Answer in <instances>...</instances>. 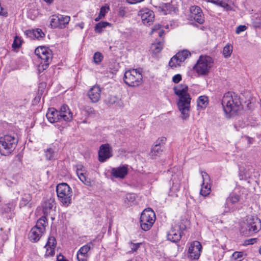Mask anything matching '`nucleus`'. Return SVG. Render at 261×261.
<instances>
[{"label": "nucleus", "mask_w": 261, "mask_h": 261, "mask_svg": "<svg viewBox=\"0 0 261 261\" xmlns=\"http://www.w3.org/2000/svg\"><path fill=\"white\" fill-rule=\"evenodd\" d=\"M175 94L179 97L177 106L181 113V118L186 120L189 117L191 98L188 93V87L185 84H179L173 88Z\"/></svg>", "instance_id": "obj_1"}, {"label": "nucleus", "mask_w": 261, "mask_h": 261, "mask_svg": "<svg viewBox=\"0 0 261 261\" xmlns=\"http://www.w3.org/2000/svg\"><path fill=\"white\" fill-rule=\"evenodd\" d=\"M222 105L225 116L230 118L242 109L241 103L238 95L234 93L228 92L222 98Z\"/></svg>", "instance_id": "obj_2"}, {"label": "nucleus", "mask_w": 261, "mask_h": 261, "mask_svg": "<svg viewBox=\"0 0 261 261\" xmlns=\"http://www.w3.org/2000/svg\"><path fill=\"white\" fill-rule=\"evenodd\" d=\"M18 143V139L15 135H5L0 137V153L7 155L15 149Z\"/></svg>", "instance_id": "obj_3"}, {"label": "nucleus", "mask_w": 261, "mask_h": 261, "mask_svg": "<svg viewBox=\"0 0 261 261\" xmlns=\"http://www.w3.org/2000/svg\"><path fill=\"white\" fill-rule=\"evenodd\" d=\"M56 192L59 200L63 206H68L71 203L72 190L67 184L62 182L58 184Z\"/></svg>", "instance_id": "obj_4"}, {"label": "nucleus", "mask_w": 261, "mask_h": 261, "mask_svg": "<svg viewBox=\"0 0 261 261\" xmlns=\"http://www.w3.org/2000/svg\"><path fill=\"white\" fill-rule=\"evenodd\" d=\"M47 223V219L45 217H41L38 220L36 225L29 232L28 238L30 241L35 243L40 240L45 232Z\"/></svg>", "instance_id": "obj_5"}, {"label": "nucleus", "mask_w": 261, "mask_h": 261, "mask_svg": "<svg viewBox=\"0 0 261 261\" xmlns=\"http://www.w3.org/2000/svg\"><path fill=\"white\" fill-rule=\"evenodd\" d=\"M35 55L41 60L39 70H45L51 63L53 58L51 50L47 47L39 46L35 50Z\"/></svg>", "instance_id": "obj_6"}, {"label": "nucleus", "mask_w": 261, "mask_h": 261, "mask_svg": "<svg viewBox=\"0 0 261 261\" xmlns=\"http://www.w3.org/2000/svg\"><path fill=\"white\" fill-rule=\"evenodd\" d=\"M213 64V60L211 57L201 56L194 68L199 74L206 75L209 72Z\"/></svg>", "instance_id": "obj_7"}, {"label": "nucleus", "mask_w": 261, "mask_h": 261, "mask_svg": "<svg viewBox=\"0 0 261 261\" xmlns=\"http://www.w3.org/2000/svg\"><path fill=\"white\" fill-rule=\"evenodd\" d=\"M155 220V215L150 208L144 210L140 216V226L142 230L147 231L149 230Z\"/></svg>", "instance_id": "obj_8"}, {"label": "nucleus", "mask_w": 261, "mask_h": 261, "mask_svg": "<svg viewBox=\"0 0 261 261\" xmlns=\"http://www.w3.org/2000/svg\"><path fill=\"white\" fill-rule=\"evenodd\" d=\"M124 81L129 86H138L142 83V75L139 70L130 69L125 72Z\"/></svg>", "instance_id": "obj_9"}, {"label": "nucleus", "mask_w": 261, "mask_h": 261, "mask_svg": "<svg viewBox=\"0 0 261 261\" xmlns=\"http://www.w3.org/2000/svg\"><path fill=\"white\" fill-rule=\"evenodd\" d=\"M70 20L69 16L59 14L53 15L50 18V25L51 28L64 29L69 23Z\"/></svg>", "instance_id": "obj_10"}, {"label": "nucleus", "mask_w": 261, "mask_h": 261, "mask_svg": "<svg viewBox=\"0 0 261 261\" xmlns=\"http://www.w3.org/2000/svg\"><path fill=\"white\" fill-rule=\"evenodd\" d=\"M166 141L165 137H161L158 138L152 146L150 150V155L152 158L154 159L156 156L160 155L163 152V147Z\"/></svg>", "instance_id": "obj_11"}, {"label": "nucleus", "mask_w": 261, "mask_h": 261, "mask_svg": "<svg viewBox=\"0 0 261 261\" xmlns=\"http://www.w3.org/2000/svg\"><path fill=\"white\" fill-rule=\"evenodd\" d=\"M190 17L200 24L204 22V17L201 8L197 6H191L190 8Z\"/></svg>", "instance_id": "obj_12"}, {"label": "nucleus", "mask_w": 261, "mask_h": 261, "mask_svg": "<svg viewBox=\"0 0 261 261\" xmlns=\"http://www.w3.org/2000/svg\"><path fill=\"white\" fill-rule=\"evenodd\" d=\"M202 245L198 241L192 243L188 250V257L191 259H198L200 255Z\"/></svg>", "instance_id": "obj_13"}, {"label": "nucleus", "mask_w": 261, "mask_h": 261, "mask_svg": "<svg viewBox=\"0 0 261 261\" xmlns=\"http://www.w3.org/2000/svg\"><path fill=\"white\" fill-rule=\"evenodd\" d=\"M247 227L250 233H255L261 229V221L256 217H248L247 220Z\"/></svg>", "instance_id": "obj_14"}, {"label": "nucleus", "mask_w": 261, "mask_h": 261, "mask_svg": "<svg viewBox=\"0 0 261 261\" xmlns=\"http://www.w3.org/2000/svg\"><path fill=\"white\" fill-rule=\"evenodd\" d=\"M201 174L202 177L203 182L200 194L203 196H207L211 192L210 177L208 174L205 171H201Z\"/></svg>", "instance_id": "obj_15"}, {"label": "nucleus", "mask_w": 261, "mask_h": 261, "mask_svg": "<svg viewBox=\"0 0 261 261\" xmlns=\"http://www.w3.org/2000/svg\"><path fill=\"white\" fill-rule=\"evenodd\" d=\"M111 149L109 144H104L100 145L98 151V160L100 162H104L112 155Z\"/></svg>", "instance_id": "obj_16"}, {"label": "nucleus", "mask_w": 261, "mask_h": 261, "mask_svg": "<svg viewBox=\"0 0 261 261\" xmlns=\"http://www.w3.org/2000/svg\"><path fill=\"white\" fill-rule=\"evenodd\" d=\"M139 15L141 17L142 22L144 24L150 25L153 22L154 15L152 11L148 9H144L139 12Z\"/></svg>", "instance_id": "obj_17"}, {"label": "nucleus", "mask_w": 261, "mask_h": 261, "mask_svg": "<svg viewBox=\"0 0 261 261\" xmlns=\"http://www.w3.org/2000/svg\"><path fill=\"white\" fill-rule=\"evenodd\" d=\"M101 90L98 85H94L88 92L87 95L93 103L98 102L101 96Z\"/></svg>", "instance_id": "obj_18"}, {"label": "nucleus", "mask_w": 261, "mask_h": 261, "mask_svg": "<svg viewBox=\"0 0 261 261\" xmlns=\"http://www.w3.org/2000/svg\"><path fill=\"white\" fill-rule=\"evenodd\" d=\"M181 237V232L179 225L173 226L167 234L168 240L172 242L179 241Z\"/></svg>", "instance_id": "obj_19"}, {"label": "nucleus", "mask_w": 261, "mask_h": 261, "mask_svg": "<svg viewBox=\"0 0 261 261\" xmlns=\"http://www.w3.org/2000/svg\"><path fill=\"white\" fill-rule=\"evenodd\" d=\"M58 111L62 121L70 122L72 120V113L67 105H63Z\"/></svg>", "instance_id": "obj_20"}, {"label": "nucleus", "mask_w": 261, "mask_h": 261, "mask_svg": "<svg viewBox=\"0 0 261 261\" xmlns=\"http://www.w3.org/2000/svg\"><path fill=\"white\" fill-rule=\"evenodd\" d=\"M46 117L50 123L62 121L59 111L54 108H50L46 114Z\"/></svg>", "instance_id": "obj_21"}, {"label": "nucleus", "mask_w": 261, "mask_h": 261, "mask_svg": "<svg viewBox=\"0 0 261 261\" xmlns=\"http://www.w3.org/2000/svg\"><path fill=\"white\" fill-rule=\"evenodd\" d=\"M128 170L126 166H122L118 168H113L111 174L116 178H123L127 174Z\"/></svg>", "instance_id": "obj_22"}, {"label": "nucleus", "mask_w": 261, "mask_h": 261, "mask_svg": "<svg viewBox=\"0 0 261 261\" xmlns=\"http://www.w3.org/2000/svg\"><path fill=\"white\" fill-rule=\"evenodd\" d=\"M45 155L47 160H55L57 158V149L55 146H51L44 150Z\"/></svg>", "instance_id": "obj_23"}, {"label": "nucleus", "mask_w": 261, "mask_h": 261, "mask_svg": "<svg viewBox=\"0 0 261 261\" xmlns=\"http://www.w3.org/2000/svg\"><path fill=\"white\" fill-rule=\"evenodd\" d=\"M205 1L221 7L227 11H231L232 9L231 6L228 5L227 0H205Z\"/></svg>", "instance_id": "obj_24"}, {"label": "nucleus", "mask_w": 261, "mask_h": 261, "mask_svg": "<svg viewBox=\"0 0 261 261\" xmlns=\"http://www.w3.org/2000/svg\"><path fill=\"white\" fill-rule=\"evenodd\" d=\"M54 205V200L51 198H50L44 202L42 204V212L43 213V217H46V216L49 214Z\"/></svg>", "instance_id": "obj_25"}, {"label": "nucleus", "mask_w": 261, "mask_h": 261, "mask_svg": "<svg viewBox=\"0 0 261 261\" xmlns=\"http://www.w3.org/2000/svg\"><path fill=\"white\" fill-rule=\"evenodd\" d=\"M15 209V204L12 203H9L7 204L4 205L1 208V212L2 214H8V217L11 218L13 216V212Z\"/></svg>", "instance_id": "obj_26"}, {"label": "nucleus", "mask_w": 261, "mask_h": 261, "mask_svg": "<svg viewBox=\"0 0 261 261\" xmlns=\"http://www.w3.org/2000/svg\"><path fill=\"white\" fill-rule=\"evenodd\" d=\"M160 10L163 12L164 14L170 13L172 12H175L176 8L170 3H162L159 6Z\"/></svg>", "instance_id": "obj_27"}, {"label": "nucleus", "mask_w": 261, "mask_h": 261, "mask_svg": "<svg viewBox=\"0 0 261 261\" xmlns=\"http://www.w3.org/2000/svg\"><path fill=\"white\" fill-rule=\"evenodd\" d=\"M106 100L108 104L115 105L116 107L119 108L123 107V103L122 101L117 96L110 95L107 98Z\"/></svg>", "instance_id": "obj_28"}, {"label": "nucleus", "mask_w": 261, "mask_h": 261, "mask_svg": "<svg viewBox=\"0 0 261 261\" xmlns=\"http://www.w3.org/2000/svg\"><path fill=\"white\" fill-rule=\"evenodd\" d=\"M32 200V195L29 193H25L22 195V197L20 201L19 206L20 207H24L28 205L29 207L31 206L30 203Z\"/></svg>", "instance_id": "obj_29"}, {"label": "nucleus", "mask_w": 261, "mask_h": 261, "mask_svg": "<svg viewBox=\"0 0 261 261\" xmlns=\"http://www.w3.org/2000/svg\"><path fill=\"white\" fill-rule=\"evenodd\" d=\"M164 42L162 41H159L152 43L150 46V50L154 54H157L161 52L163 47Z\"/></svg>", "instance_id": "obj_30"}, {"label": "nucleus", "mask_w": 261, "mask_h": 261, "mask_svg": "<svg viewBox=\"0 0 261 261\" xmlns=\"http://www.w3.org/2000/svg\"><path fill=\"white\" fill-rule=\"evenodd\" d=\"M240 199V197L239 195L234 193H231L226 199L225 205L227 207H229V203L234 204L239 201Z\"/></svg>", "instance_id": "obj_31"}, {"label": "nucleus", "mask_w": 261, "mask_h": 261, "mask_svg": "<svg viewBox=\"0 0 261 261\" xmlns=\"http://www.w3.org/2000/svg\"><path fill=\"white\" fill-rule=\"evenodd\" d=\"M93 247V244L92 242H89L83 246L81 247L78 250V252L81 254L86 255L89 257V251Z\"/></svg>", "instance_id": "obj_32"}, {"label": "nucleus", "mask_w": 261, "mask_h": 261, "mask_svg": "<svg viewBox=\"0 0 261 261\" xmlns=\"http://www.w3.org/2000/svg\"><path fill=\"white\" fill-rule=\"evenodd\" d=\"M27 35H29L31 37L33 36L37 39L43 38L45 35L42 31L40 29L28 31Z\"/></svg>", "instance_id": "obj_33"}, {"label": "nucleus", "mask_w": 261, "mask_h": 261, "mask_svg": "<svg viewBox=\"0 0 261 261\" xmlns=\"http://www.w3.org/2000/svg\"><path fill=\"white\" fill-rule=\"evenodd\" d=\"M190 56L191 53L188 50H183L181 51H179L175 55L176 57H177L178 60L181 63Z\"/></svg>", "instance_id": "obj_34"}, {"label": "nucleus", "mask_w": 261, "mask_h": 261, "mask_svg": "<svg viewBox=\"0 0 261 261\" xmlns=\"http://www.w3.org/2000/svg\"><path fill=\"white\" fill-rule=\"evenodd\" d=\"M108 26H111V24L106 21H101L95 25L94 30L96 33H101L103 31V29L106 28Z\"/></svg>", "instance_id": "obj_35"}, {"label": "nucleus", "mask_w": 261, "mask_h": 261, "mask_svg": "<svg viewBox=\"0 0 261 261\" xmlns=\"http://www.w3.org/2000/svg\"><path fill=\"white\" fill-rule=\"evenodd\" d=\"M208 103V97L202 95L198 97L197 99V106L201 108H205Z\"/></svg>", "instance_id": "obj_36"}, {"label": "nucleus", "mask_w": 261, "mask_h": 261, "mask_svg": "<svg viewBox=\"0 0 261 261\" xmlns=\"http://www.w3.org/2000/svg\"><path fill=\"white\" fill-rule=\"evenodd\" d=\"M233 47L229 44H226L223 49V55L224 58H228L230 57L232 52Z\"/></svg>", "instance_id": "obj_37"}, {"label": "nucleus", "mask_w": 261, "mask_h": 261, "mask_svg": "<svg viewBox=\"0 0 261 261\" xmlns=\"http://www.w3.org/2000/svg\"><path fill=\"white\" fill-rule=\"evenodd\" d=\"M181 63V62L178 60V59L176 57L175 55L170 59L169 62V66L172 68H174L179 66Z\"/></svg>", "instance_id": "obj_38"}, {"label": "nucleus", "mask_w": 261, "mask_h": 261, "mask_svg": "<svg viewBox=\"0 0 261 261\" xmlns=\"http://www.w3.org/2000/svg\"><path fill=\"white\" fill-rule=\"evenodd\" d=\"M243 252H234L232 255L231 259L232 261H241L243 259Z\"/></svg>", "instance_id": "obj_39"}, {"label": "nucleus", "mask_w": 261, "mask_h": 261, "mask_svg": "<svg viewBox=\"0 0 261 261\" xmlns=\"http://www.w3.org/2000/svg\"><path fill=\"white\" fill-rule=\"evenodd\" d=\"M141 244V243H134L132 242H130L129 243V247L130 248V250L129 251V252L132 253L135 252H136L137 250L139 249V248H140Z\"/></svg>", "instance_id": "obj_40"}, {"label": "nucleus", "mask_w": 261, "mask_h": 261, "mask_svg": "<svg viewBox=\"0 0 261 261\" xmlns=\"http://www.w3.org/2000/svg\"><path fill=\"white\" fill-rule=\"evenodd\" d=\"M21 42H22V41H21L20 38H19L17 36H16L14 38L13 43L12 45L13 48H14V49L19 48L21 45Z\"/></svg>", "instance_id": "obj_41"}, {"label": "nucleus", "mask_w": 261, "mask_h": 261, "mask_svg": "<svg viewBox=\"0 0 261 261\" xmlns=\"http://www.w3.org/2000/svg\"><path fill=\"white\" fill-rule=\"evenodd\" d=\"M80 180L83 182L85 185L89 186L90 184V181L89 178L86 177V172L84 174L80 173V175L78 176Z\"/></svg>", "instance_id": "obj_42"}, {"label": "nucleus", "mask_w": 261, "mask_h": 261, "mask_svg": "<svg viewBox=\"0 0 261 261\" xmlns=\"http://www.w3.org/2000/svg\"><path fill=\"white\" fill-rule=\"evenodd\" d=\"M45 248H46V252L45 254L46 256H52L55 254V247L45 246Z\"/></svg>", "instance_id": "obj_43"}, {"label": "nucleus", "mask_w": 261, "mask_h": 261, "mask_svg": "<svg viewBox=\"0 0 261 261\" xmlns=\"http://www.w3.org/2000/svg\"><path fill=\"white\" fill-rule=\"evenodd\" d=\"M161 25L160 24H155L152 29V33L158 32L159 31L158 33V35L160 37H162L164 34V31L163 30H161Z\"/></svg>", "instance_id": "obj_44"}, {"label": "nucleus", "mask_w": 261, "mask_h": 261, "mask_svg": "<svg viewBox=\"0 0 261 261\" xmlns=\"http://www.w3.org/2000/svg\"><path fill=\"white\" fill-rule=\"evenodd\" d=\"M103 56L99 52H96L94 54L93 60L96 64H99L102 60Z\"/></svg>", "instance_id": "obj_45"}, {"label": "nucleus", "mask_w": 261, "mask_h": 261, "mask_svg": "<svg viewBox=\"0 0 261 261\" xmlns=\"http://www.w3.org/2000/svg\"><path fill=\"white\" fill-rule=\"evenodd\" d=\"M56 240L54 237H49L45 246L56 247Z\"/></svg>", "instance_id": "obj_46"}, {"label": "nucleus", "mask_w": 261, "mask_h": 261, "mask_svg": "<svg viewBox=\"0 0 261 261\" xmlns=\"http://www.w3.org/2000/svg\"><path fill=\"white\" fill-rule=\"evenodd\" d=\"M109 10V6H102L100 8L99 15H100V16H102V17H104L105 15L106 14V13H108Z\"/></svg>", "instance_id": "obj_47"}, {"label": "nucleus", "mask_w": 261, "mask_h": 261, "mask_svg": "<svg viewBox=\"0 0 261 261\" xmlns=\"http://www.w3.org/2000/svg\"><path fill=\"white\" fill-rule=\"evenodd\" d=\"M76 258L77 261H88L89 257L77 252Z\"/></svg>", "instance_id": "obj_48"}, {"label": "nucleus", "mask_w": 261, "mask_h": 261, "mask_svg": "<svg viewBox=\"0 0 261 261\" xmlns=\"http://www.w3.org/2000/svg\"><path fill=\"white\" fill-rule=\"evenodd\" d=\"M86 172L84 167L82 165L76 166V173L78 176L80 175V173H85Z\"/></svg>", "instance_id": "obj_49"}, {"label": "nucleus", "mask_w": 261, "mask_h": 261, "mask_svg": "<svg viewBox=\"0 0 261 261\" xmlns=\"http://www.w3.org/2000/svg\"><path fill=\"white\" fill-rule=\"evenodd\" d=\"M247 27L244 25H240L237 27L236 30V33L237 34H239L241 32L245 31L247 29Z\"/></svg>", "instance_id": "obj_50"}, {"label": "nucleus", "mask_w": 261, "mask_h": 261, "mask_svg": "<svg viewBox=\"0 0 261 261\" xmlns=\"http://www.w3.org/2000/svg\"><path fill=\"white\" fill-rule=\"evenodd\" d=\"M126 199L130 202H133L136 199L135 195L134 194H127L126 195Z\"/></svg>", "instance_id": "obj_51"}, {"label": "nucleus", "mask_w": 261, "mask_h": 261, "mask_svg": "<svg viewBox=\"0 0 261 261\" xmlns=\"http://www.w3.org/2000/svg\"><path fill=\"white\" fill-rule=\"evenodd\" d=\"M182 79L181 75L180 74H177L172 77V81L174 83H178Z\"/></svg>", "instance_id": "obj_52"}, {"label": "nucleus", "mask_w": 261, "mask_h": 261, "mask_svg": "<svg viewBox=\"0 0 261 261\" xmlns=\"http://www.w3.org/2000/svg\"><path fill=\"white\" fill-rule=\"evenodd\" d=\"M143 1L144 0H126L127 2L130 4H135L140 3Z\"/></svg>", "instance_id": "obj_53"}, {"label": "nucleus", "mask_w": 261, "mask_h": 261, "mask_svg": "<svg viewBox=\"0 0 261 261\" xmlns=\"http://www.w3.org/2000/svg\"><path fill=\"white\" fill-rule=\"evenodd\" d=\"M119 15L121 17H124L125 15L126 12L123 8H120L119 11Z\"/></svg>", "instance_id": "obj_54"}, {"label": "nucleus", "mask_w": 261, "mask_h": 261, "mask_svg": "<svg viewBox=\"0 0 261 261\" xmlns=\"http://www.w3.org/2000/svg\"><path fill=\"white\" fill-rule=\"evenodd\" d=\"M14 161L18 162L19 164H20L21 162V155H18V154L17 155L15 156Z\"/></svg>", "instance_id": "obj_55"}, {"label": "nucleus", "mask_w": 261, "mask_h": 261, "mask_svg": "<svg viewBox=\"0 0 261 261\" xmlns=\"http://www.w3.org/2000/svg\"><path fill=\"white\" fill-rule=\"evenodd\" d=\"M57 261H68L62 255H59L57 256Z\"/></svg>", "instance_id": "obj_56"}, {"label": "nucleus", "mask_w": 261, "mask_h": 261, "mask_svg": "<svg viewBox=\"0 0 261 261\" xmlns=\"http://www.w3.org/2000/svg\"><path fill=\"white\" fill-rule=\"evenodd\" d=\"M179 188H180V186L178 184H173V185L171 188V189L178 190V189H179Z\"/></svg>", "instance_id": "obj_57"}, {"label": "nucleus", "mask_w": 261, "mask_h": 261, "mask_svg": "<svg viewBox=\"0 0 261 261\" xmlns=\"http://www.w3.org/2000/svg\"><path fill=\"white\" fill-rule=\"evenodd\" d=\"M102 18V16H100V15H98V16L95 18V20L96 21H99Z\"/></svg>", "instance_id": "obj_58"}, {"label": "nucleus", "mask_w": 261, "mask_h": 261, "mask_svg": "<svg viewBox=\"0 0 261 261\" xmlns=\"http://www.w3.org/2000/svg\"><path fill=\"white\" fill-rule=\"evenodd\" d=\"M46 3L48 4H51L53 2L54 0H44Z\"/></svg>", "instance_id": "obj_59"}, {"label": "nucleus", "mask_w": 261, "mask_h": 261, "mask_svg": "<svg viewBox=\"0 0 261 261\" xmlns=\"http://www.w3.org/2000/svg\"><path fill=\"white\" fill-rule=\"evenodd\" d=\"M93 111H94V110H93V108H90V109H89V112L92 113V112H93Z\"/></svg>", "instance_id": "obj_60"}, {"label": "nucleus", "mask_w": 261, "mask_h": 261, "mask_svg": "<svg viewBox=\"0 0 261 261\" xmlns=\"http://www.w3.org/2000/svg\"><path fill=\"white\" fill-rule=\"evenodd\" d=\"M258 251L259 253L261 254V246L259 248Z\"/></svg>", "instance_id": "obj_61"}, {"label": "nucleus", "mask_w": 261, "mask_h": 261, "mask_svg": "<svg viewBox=\"0 0 261 261\" xmlns=\"http://www.w3.org/2000/svg\"><path fill=\"white\" fill-rule=\"evenodd\" d=\"M256 240V239L251 240H250V242H250V244H253V242H252V241H254V240Z\"/></svg>", "instance_id": "obj_62"}, {"label": "nucleus", "mask_w": 261, "mask_h": 261, "mask_svg": "<svg viewBox=\"0 0 261 261\" xmlns=\"http://www.w3.org/2000/svg\"><path fill=\"white\" fill-rule=\"evenodd\" d=\"M1 252H2V249H0V253H1Z\"/></svg>", "instance_id": "obj_63"}]
</instances>
